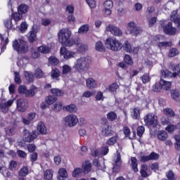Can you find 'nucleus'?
<instances>
[{"label":"nucleus","instance_id":"f257e3e1","mask_svg":"<svg viewBox=\"0 0 180 180\" xmlns=\"http://www.w3.org/2000/svg\"><path fill=\"white\" fill-rule=\"evenodd\" d=\"M60 43L67 47H72L75 44V40L71 39V31L68 29H62L58 33Z\"/></svg>","mask_w":180,"mask_h":180},{"label":"nucleus","instance_id":"f03ea898","mask_svg":"<svg viewBox=\"0 0 180 180\" xmlns=\"http://www.w3.org/2000/svg\"><path fill=\"white\" fill-rule=\"evenodd\" d=\"M91 58L89 56H82L77 59L73 65V68L79 72H84L89 68L91 65Z\"/></svg>","mask_w":180,"mask_h":180},{"label":"nucleus","instance_id":"7ed1b4c3","mask_svg":"<svg viewBox=\"0 0 180 180\" xmlns=\"http://www.w3.org/2000/svg\"><path fill=\"white\" fill-rule=\"evenodd\" d=\"M104 43L106 49L111 50V51H120L122 50V42L116 38L108 37Z\"/></svg>","mask_w":180,"mask_h":180},{"label":"nucleus","instance_id":"20e7f679","mask_svg":"<svg viewBox=\"0 0 180 180\" xmlns=\"http://www.w3.org/2000/svg\"><path fill=\"white\" fill-rule=\"evenodd\" d=\"M13 49L19 54H25L29 51V46L27 42L23 39H15L12 43Z\"/></svg>","mask_w":180,"mask_h":180},{"label":"nucleus","instance_id":"39448f33","mask_svg":"<svg viewBox=\"0 0 180 180\" xmlns=\"http://www.w3.org/2000/svg\"><path fill=\"white\" fill-rule=\"evenodd\" d=\"M78 116L75 114H69L63 120V123L67 127H75L78 124Z\"/></svg>","mask_w":180,"mask_h":180},{"label":"nucleus","instance_id":"423d86ee","mask_svg":"<svg viewBox=\"0 0 180 180\" xmlns=\"http://www.w3.org/2000/svg\"><path fill=\"white\" fill-rule=\"evenodd\" d=\"M144 122L147 126L155 127L158 124V119L154 113H149L144 117Z\"/></svg>","mask_w":180,"mask_h":180},{"label":"nucleus","instance_id":"0eeeda50","mask_svg":"<svg viewBox=\"0 0 180 180\" xmlns=\"http://www.w3.org/2000/svg\"><path fill=\"white\" fill-rule=\"evenodd\" d=\"M105 32H108L113 36H116L117 37H120L123 34V32L120 28L115 26L113 24H108L105 27Z\"/></svg>","mask_w":180,"mask_h":180},{"label":"nucleus","instance_id":"6e6552de","mask_svg":"<svg viewBox=\"0 0 180 180\" xmlns=\"http://www.w3.org/2000/svg\"><path fill=\"white\" fill-rule=\"evenodd\" d=\"M29 108V103H27V101L20 98L17 100L16 102V110L18 112H20L21 113H23V112H26Z\"/></svg>","mask_w":180,"mask_h":180},{"label":"nucleus","instance_id":"1a4fd4ad","mask_svg":"<svg viewBox=\"0 0 180 180\" xmlns=\"http://www.w3.org/2000/svg\"><path fill=\"white\" fill-rule=\"evenodd\" d=\"M37 136L39 134L36 131H32V132H30L27 129H24L23 131V139L27 143H32L34 139H37Z\"/></svg>","mask_w":180,"mask_h":180},{"label":"nucleus","instance_id":"9d476101","mask_svg":"<svg viewBox=\"0 0 180 180\" xmlns=\"http://www.w3.org/2000/svg\"><path fill=\"white\" fill-rule=\"evenodd\" d=\"M15 100H9L6 101L4 99H0V110L3 112V113H8L9 111V108L13 105V102Z\"/></svg>","mask_w":180,"mask_h":180},{"label":"nucleus","instance_id":"9b49d317","mask_svg":"<svg viewBox=\"0 0 180 180\" xmlns=\"http://www.w3.org/2000/svg\"><path fill=\"white\" fill-rule=\"evenodd\" d=\"M113 162V172H119V169L122 167V156H120L119 152H117V154L115 155Z\"/></svg>","mask_w":180,"mask_h":180},{"label":"nucleus","instance_id":"f8f14e48","mask_svg":"<svg viewBox=\"0 0 180 180\" xmlns=\"http://www.w3.org/2000/svg\"><path fill=\"white\" fill-rule=\"evenodd\" d=\"M60 56H63L65 60H70L71 58H74V57L77 56V53L72 51H68L67 50V48L64 46L60 48Z\"/></svg>","mask_w":180,"mask_h":180},{"label":"nucleus","instance_id":"ddd939ff","mask_svg":"<svg viewBox=\"0 0 180 180\" xmlns=\"http://www.w3.org/2000/svg\"><path fill=\"white\" fill-rule=\"evenodd\" d=\"M153 43L156 44L159 49H162V47H171L172 46V42L171 41H162L160 42V37L155 36L153 38Z\"/></svg>","mask_w":180,"mask_h":180},{"label":"nucleus","instance_id":"4468645a","mask_svg":"<svg viewBox=\"0 0 180 180\" xmlns=\"http://www.w3.org/2000/svg\"><path fill=\"white\" fill-rule=\"evenodd\" d=\"M104 9L103 10V13L105 16H109L112 13V8H113V1L110 0L106 1L104 4Z\"/></svg>","mask_w":180,"mask_h":180},{"label":"nucleus","instance_id":"2eb2a0df","mask_svg":"<svg viewBox=\"0 0 180 180\" xmlns=\"http://www.w3.org/2000/svg\"><path fill=\"white\" fill-rule=\"evenodd\" d=\"M163 30L166 34H175L176 33V28L172 27V22H168L165 27Z\"/></svg>","mask_w":180,"mask_h":180},{"label":"nucleus","instance_id":"dca6fc26","mask_svg":"<svg viewBox=\"0 0 180 180\" xmlns=\"http://www.w3.org/2000/svg\"><path fill=\"white\" fill-rule=\"evenodd\" d=\"M86 86L89 89H94L98 86V82L92 77L86 79Z\"/></svg>","mask_w":180,"mask_h":180},{"label":"nucleus","instance_id":"f3484780","mask_svg":"<svg viewBox=\"0 0 180 180\" xmlns=\"http://www.w3.org/2000/svg\"><path fill=\"white\" fill-rule=\"evenodd\" d=\"M58 180H65L68 178V172L65 168H60L58 172Z\"/></svg>","mask_w":180,"mask_h":180},{"label":"nucleus","instance_id":"a211bd4d","mask_svg":"<svg viewBox=\"0 0 180 180\" xmlns=\"http://www.w3.org/2000/svg\"><path fill=\"white\" fill-rule=\"evenodd\" d=\"M101 134L103 136H105L106 137L112 136L113 134L112 127L105 124L102 128Z\"/></svg>","mask_w":180,"mask_h":180},{"label":"nucleus","instance_id":"6ab92c4d","mask_svg":"<svg viewBox=\"0 0 180 180\" xmlns=\"http://www.w3.org/2000/svg\"><path fill=\"white\" fill-rule=\"evenodd\" d=\"M37 130L39 131V134H41L42 136L47 134V127H46V124L41 122L38 123Z\"/></svg>","mask_w":180,"mask_h":180},{"label":"nucleus","instance_id":"aec40b11","mask_svg":"<svg viewBox=\"0 0 180 180\" xmlns=\"http://www.w3.org/2000/svg\"><path fill=\"white\" fill-rule=\"evenodd\" d=\"M160 85L162 89H164L165 91H169V89H171L172 83L161 79L160 81Z\"/></svg>","mask_w":180,"mask_h":180},{"label":"nucleus","instance_id":"412c9836","mask_svg":"<svg viewBox=\"0 0 180 180\" xmlns=\"http://www.w3.org/2000/svg\"><path fill=\"white\" fill-rule=\"evenodd\" d=\"M108 153H109V147L103 146L101 148V151L99 150H96L93 153V155H94V157H98L99 154H102V155H107Z\"/></svg>","mask_w":180,"mask_h":180},{"label":"nucleus","instance_id":"4be33fe9","mask_svg":"<svg viewBox=\"0 0 180 180\" xmlns=\"http://www.w3.org/2000/svg\"><path fill=\"white\" fill-rule=\"evenodd\" d=\"M37 34V31L36 30V29H34V27H32L31 31H30L28 34V40L30 43H33V41H36Z\"/></svg>","mask_w":180,"mask_h":180},{"label":"nucleus","instance_id":"5701e85b","mask_svg":"<svg viewBox=\"0 0 180 180\" xmlns=\"http://www.w3.org/2000/svg\"><path fill=\"white\" fill-rule=\"evenodd\" d=\"M156 136L160 141H165L168 139V133L165 130L158 131Z\"/></svg>","mask_w":180,"mask_h":180},{"label":"nucleus","instance_id":"b1692460","mask_svg":"<svg viewBox=\"0 0 180 180\" xmlns=\"http://www.w3.org/2000/svg\"><path fill=\"white\" fill-rule=\"evenodd\" d=\"M77 50L79 53H84L88 50V46L86 44H82L80 41H77Z\"/></svg>","mask_w":180,"mask_h":180},{"label":"nucleus","instance_id":"393cba45","mask_svg":"<svg viewBox=\"0 0 180 180\" xmlns=\"http://www.w3.org/2000/svg\"><path fill=\"white\" fill-rule=\"evenodd\" d=\"M162 75L164 78H176L178 77V74L176 72L172 73L167 70L162 71Z\"/></svg>","mask_w":180,"mask_h":180},{"label":"nucleus","instance_id":"a878e982","mask_svg":"<svg viewBox=\"0 0 180 180\" xmlns=\"http://www.w3.org/2000/svg\"><path fill=\"white\" fill-rule=\"evenodd\" d=\"M63 110H65V112H69V113H75L78 110V108H77V105L70 104L64 106Z\"/></svg>","mask_w":180,"mask_h":180},{"label":"nucleus","instance_id":"bb28decb","mask_svg":"<svg viewBox=\"0 0 180 180\" xmlns=\"http://www.w3.org/2000/svg\"><path fill=\"white\" fill-rule=\"evenodd\" d=\"M93 165L96 167L97 169H101V171H105L106 167L105 166V162H100L99 160L95 159L93 160Z\"/></svg>","mask_w":180,"mask_h":180},{"label":"nucleus","instance_id":"cd10ccee","mask_svg":"<svg viewBox=\"0 0 180 180\" xmlns=\"http://www.w3.org/2000/svg\"><path fill=\"white\" fill-rule=\"evenodd\" d=\"M53 175H54V171L51 169H46L44 172V179L53 180Z\"/></svg>","mask_w":180,"mask_h":180},{"label":"nucleus","instance_id":"c85d7f7f","mask_svg":"<svg viewBox=\"0 0 180 180\" xmlns=\"http://www.w3.org/2000/svg\"><path fill=\"white\" fill-rule=\"evenodd\" d=\"M27 11H29V6L26 4H20L18 7V12L21 15H25V13H27Z\"/></svg>","mask_w":180,"mask_h":180},{"label":"nucleus","instance_id":"c756f323","mask_svg":"<svg viewBox=\"0 0 180 180\" xmlns=\"http://www.w3.org/2000/svg\"><path fill=\"white\" fill-rule=\"evenodd\" d=\"M117 140H119V136L115 134L114 136L108 139L106 141V144L108 146H115L117 143Z\"/></svg>","mask_w":180,"mask_h":180},{"label":"nucleus","instance_id":"7c9ffc66","mask_svg":"<svg viewBox=\"0 0 180 180\" xmlns=\"http://www.w3.org/2000/svg\"><path fill=\"white\" fill-rule=\"evenodd\" d=\"M95 49L96 51H100L101 53H105V51H106L105 46H103V44L101 41H98L96 43Z\"/></svg>","mask_w":180,"mask_h":180},{"label":"nucleus","instance_id":"2f4dec72","mask_svg":"<svg viewBox=\"0 0 180 180\" xmlns=\"http://www.w3.org/2000/svg\"><path fill=\"white\" fill-rule=\"evenodd\" d=\"M51 50V49H50V47L44 45H42L37 48V51H39V53H41L42 54H49Z\"/></svg>","mask_w":180,"mask_h":180},{"label":"nucleus","instance_id":"473e14b6","mask_svg":"<svg viewBox=\"0 0 180 180\" xmlns=\"http://www.w3.org/2000/svg\"><path fill=\"white\" fill-rule=\"evenodd\" d=\"M22 18L23 15H22V14L19 13V11H18L17 13H13L11 15V18L13 19V20L15 21V23H18V22L22 20Z\"/></svg>","mask_w":180,"mask_h":180},{"label":"nucleus","instance_id":"72a5a7b5","mask_svg":"<svg viewBox=\"0 0 180 180\" xmlns=\"http://www.w3.org/2000/svg\"><path fill=\"white\" fill-rule=\"evenodd\" d=\"M82 168L84 174H88L91 171V168H92V164L89 161H86L83 163Z\"/></svg>","mask_w":180,"mask_h":180},{"label":"nucleus","instance_id":"f704fd0d","mask_svg":"<svg viewBox=\"0 0 180 180\" xmlns=\"http://www.w3.org/2000/svg\"><path fill=\"white\" fill-rule=\"evenodd\" d=\"M140 172L141 176H143V178H147L148 176V174H147V172H148V167L147 166V165H142Z\"/></svg>","mask_w":180,"mask_h":180},{"label":"nucleus","instance_id":"c9c22d12","mask_svg":"<svg viewBox=\"0 0 180 180\" xmlns=\"http://www.w3.org/2000/svg\"><path fill=\"white\" fill-rule=\"evenodd\" d=\"M131 117L134 119L139 120V119H140V108H134L131 112Z\"/></svg>","mask_w":180,"mask_h":180},{"label":"nucleus","instance_id":"e433bc0d","mask_svg":"<svg viewBox=\"0 0 180 180\" xmlns=\"http://www.w3.org/2000/svg\"><path fill=\"white\" fill-rule=\"evenodd\" d=\"M4 26L8 30H15L13 25L12 24V19L8 18L4 20Z\"/></svg>","mask_w":180,"mask_h":180},{"label":"nucleus","instance_id":"4c0bfd02","mask_svg":"<svg viewBox=\"0 0 180 180\" xmlns=\"http://www.w3.org/2000/svg\"><path fill=\"white\" fill-rule=\"evenodd\" d=\"M123 49L127 53H131L133 51V48H131V45L130 44V42L129 41H125L123 44Z\"/></svg>","mask_w":180,"mask_h":180},{"label":"nucleus","instance_id":"58836bf2","mask_svg":"<svg viewBox=\"0 0 180 180\" xmlns=\"http://www.w3.org/2000/svg\"><path fill=\"white\" fill-rule=\"evenodd\" d=\"M131 165L134 172H139V168L137 167V165H138L137 159L136 158H131Z\"/></svg>","mask_w":180,"mask_h":180},{"label":"nucleus","instance_id":"ea45409f","mask_svg":"<svg viewBox=\"0 0 180 180\" xmlns=\"http://www.w3.org/2000/svg\"><path fill=\"white\" fill-rule=\"evenodd\" d=\"M50 92L52 95H54V96H63V95H64V91L58 89H51Z\"/></svg>","mask_w":180,"mask_h":180},{"label":"nucleus","instance_id":"a19ab883","mask_svg":"<svg viewBox=\"0 0 180 180\" xmlns=\"http://www.w3.org/2000/svg\"><path fill=\"white\" fill-rule=\"evenodd\" d=\"M88 30H89V25L86 24L83 25L79 28L78 33H80L81 34H85V33H88Z\"/></svg>","mask_w":180,"mask_h":180},{"label":"nucleus","instance_id":"79ce46f5","mask_svg":"<svg viewBox=\"0 0 180 180\" xmlns=\"http://www.w3.org/2000/svg\"><path fill=\"white\" fill-rule=\"evenodd\" d=\"M57 102V98L54 96H48L46 98V103L47 105H53V103Z\"/></svg>","mask_w":180,"mask_h":180},{"label":"nucleus","instance_id":"37998d69","mask_svg":"<svg viewBox=\"0 0 180 180\" xmlns=\"http://www.w3.org/2000/svg\"><path fill=\"white\" fill-rule=\"evenodd\" d=\"M163 113L166 115V116H167L168 117H172L175 116V113L174 112V110L168 108L163 109Z\"/></svg>","mask_w":180,"mask_h":180},{"label":"nucleus","instance_id":"c03bdc74","mask_svg":"<svg viewBox=\"0 0 180 180\" xmlns=\"http://www.w3.org/2000/svg\"><path fill=\"white\" fill-rule=\"evenodd\" d=\"M51 77L53 79H58V77H60V70H58V69H53L51 72Z\"/></svg>","mask_w":180,"mask_h":180},{"label":"nucleus","instance_id":"a18cd8bd","mask_svg":"<svg viewBox=\"0 0 180 180\" xmlns=\"http://www.w3.org/2000/svg\"><path fill=\"white\" fill-rule=\"evenodd\" d=\"M178 10L174 11L170 15V20L178 24Z\"/></svg>","mask_w":180,"mask_h":180},{"label":"nucleus","instance_id":"49530a36","mask_svg":"<svg viewBox=\"0 0 180 180\" xmlns=\"http://www.w3.org/2000/svg\"><path fill=\"white\" fill-rule=\"evenodd\" d=\"M107 119L110 122H113L117 119V114L115 112H110L107 114Z\"/></svg>","mask_w":180,"mask_h":180},{"label":"nucleus","instance_id":"de8ad7c7","mask_svg":"<svg viewBox=\"0 0 180 180\" xmlns=\"http://www.w3.org/2000/svg\"><path fill=\"white\" fill-rule=\"evenodd\" d=\"M36 86H32L29 90L27 89L25 96H34L36 92Z\"/></svg>","mask_w":180,"mask_h":180},{"label":"nucleus","instance_id":"09e8293b","mask_svg":"<svg viewBox=\"0 0 180 180\" xmlns=\"http://www.w3.org/2000/svg\"><path fill=\"white\" fill-rule=\"evenodd\" d=\"M136 27H137V24L131 21L127 23V29L128 32H129V33H131V30H134Z\"/></svg>","mask_w":180,"mask_h":180},{"label":"nucleus","instance_id":"8fccbe9b","mask_svg":"<svg viewBox=\"0 0 180 180\" xmlns=\"http://www.w3.org/2000/svg\"><path fill=\"white\" fill-rule=\"evenodd\" d=\"M82 173V169L81 168H75L74 169L72 175L73 178H78L79 175Z\"/></svg>","mask_w":180,"mask_h":180},{"label":"nucleus","instance_id":"3c124183","mask_svg":"<svg viewBox=\"0 0 180 180\" xmlns=\"http://www.w3.org/2000/svg\"><path fill=\"white\" fill-rule=\"evenodd\" d=\"M143 30L139 27H136L134 30L131 31L130 34H132V36H139V34H141Z\"/></svg>","mask_w":180,"mask_h":180},{"label":"nucleus","instance_id":"603ef678","mask_svg":"<svg viewBox=\"0 0 180 180\" xmlns=\"http://www.w3.org/2000/svg\"><path fill=\"white\" fill-rule=\"evenodd\" d=\"M118 89L119 85L117 84V83H112L109 86L108 91H110V92H116Z\"/></svg>","mask_w":180,"mask_h":180},{"label":"nucleus","instance_id":"864d4df0","mask_svg":"<svg viewBox=\"0 0 180 180\" xmlns=\"http://www.w3.org/2000/svg\"><path fill=\"white\" fill-rule=\"evenodd\" d=\"M29 174V169L27 167H22L19 171V175L20 176H26Z\"/></svg>","mask_w":180,"mask_h":180},{"label":"nucleus","instance_id":"5fc2aeb1","mask_svg":"<svg viewBox=\"0 0 180 180\" xmlns=\"http://www.w3.org/2000/svg\"><path fill=\"white\" fill-rule=\"evenodd\" d=\"M141 79L143 84H147V82H150L151 77H150V75L148 74H145L142 77H141Z\"/></svg>","mask_w":180,"mask_h":180},{"label":"nucleus","instance_id":"6e6d98bb","mask_svg":"<svg viewBox=\"0 0 180 180\" xmlns=\"http://www.w3.org/2000/svg\"><path fill=\"white\" fill-rule=\"evenodd\" d=\"M71 72V68L68 66V65H65L63 66V75H65L67 74H70Z\"/></svg>","mask_w":180,"mask_h":180},{"label":"nucleus","instance_id":"4d7b16f0","mask_svg":"<svg viewBox=\"0 0 180 180\" xmlns=\"http://www.w3.org/2000/svg\"><path fill=\"white\" fill-rule=\"evenodd\" d=\"M25 77L29 82H32L33 78H34V76L30 72H25Z\"/></svg>","mask_w":180,"mask_h":180},{"label":"nucleus","instance_id":"13d9d810","mask_svg":"<svg viewBox=\"0 0 180 180\" xmlns=\"http://www.w3.org/2000/svg\"><path fill=\"white\" fill-rule=\"evenodd\" d=\"M94 95H95V92L94 91H85L83 93L82 96L83 98H91V96H94Z\"/></svg>","mask_w":180,"mask_h":180},{"label":"nucleus","instance_id":"bf43d9fd","mask_svg":"<svg viewBox=\"0 0 180 180\" xmlns=\"http://www.w3.org/2000/svg\"><path fill=\"white\" fill-rule=\"evenodd\" d=\"M27 91V88H26L25 85L19 86V87H18L19 94H21L22 95L25 96Z\"/></svg>","mask_w":180,"mask_h":180},{"label":"nucleus","instance_id":"052dcab7","mask_svg":"<svg viewBox=\"0 0 180 180\" xmlns=\"http://www.w3.org/2000/svg\"><path fill=\"white\" fill-rule=\"evenodd\" d=\"M49 62L52 65H57V64H58V63H59L58 59H57V58H56L54 56L50 57L49 59Z\"/></svg>","mask_w":180,"mask_h":180},{"label":"nucleus","instance_id":"680f3d73","mask_svg":"<svg viewBox=\"0 0 180 180\" xmlns=\"http://www.w3.org/2000/svg\"><path fill=\"white\" fill-rule=\"evenodd\" d=\"M166 176L169 180H175L176 179V176H175L174 174V172H172V171H169L167 174H166Z\"/></svg>","mask_w":180,"mask_h":180},{"label":"nucleus","instance_id":"e2e57ef3","mask_svg":"<svg viewBox=\"0 0 180 180\" xmlns=\"http://www.w3.org/2000/svg\"><path fill=\"white\" fill-rule=\"evenodd\" d=\"M124 61L129 65H132L133 64V59H131V57H130L129 55H125Z\"/></svg>","mask_w":180,"mask_h":180},{"label":"nucleus","instance_id":"0e129e2a","mask_svg":"<svg viewBox=\"0 0 180 180\" xmlns=\"http://www.w3.org/2000/svg\"><path fill=\"white\" fill-rule=\"evenodd\" d=\"M176 140L175 148L176 150H180V135H176L174 137Z\"/></svg>","mask_w":180,"mask_h":180},{"label":"nucleus","instance_id":"69168bd1","mask_svg":"<svg viewBox=\"0 0 180 180\" xmlns=\"http://www.w3.org/2000/svg\"><path fill=\"white\" fill-rule=\"evenodd\" d=\"M34 77H36V78H42L43 77V71H41L40 70V68H37L34 73Z\"/></svg>","mask_w":180,"mask_h":180},{"label":"nucleus","instance_id":"338daca9","mask_svg":"<svg viewBox=\"0 0 180 180\" xmlns=\"http://www.w3.org/2000/svg\"><path fill=\"white\" fill-rule=\"evenodd\" d=\"M178 51L175 48H172L170 49L169 53V57H175V56H178Z\"/></svg>","mask_w":180,"mask_h":180},{"label":"nucleus","instance_id":"774afa93","mask_svg":"<svg viewBox=\"0 0 180 180\" xmlns=\"http://www.w3.org/2000/svg\"><path fill=\"white\" fill-rule=\"evenodd\" d=\"M105 97H103V93L102 91H98L96 94V101H103Z\"/></svg>","mask_w":180,"mask_h":180}]
</instances>
